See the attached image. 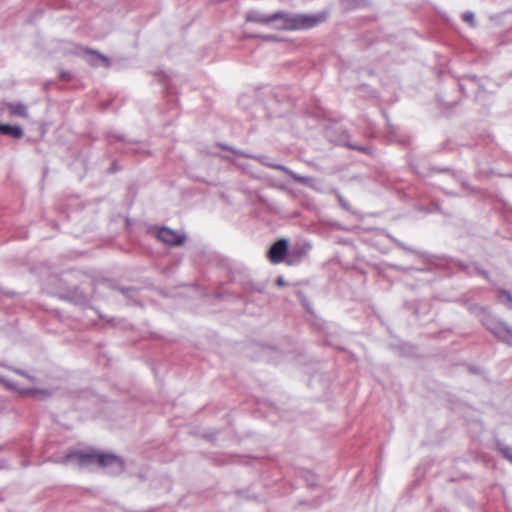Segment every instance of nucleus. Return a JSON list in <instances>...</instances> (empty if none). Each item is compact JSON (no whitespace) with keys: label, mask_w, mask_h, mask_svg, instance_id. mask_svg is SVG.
Returning a JSON list of instances; mask_svg holds the SVG:
<instances>
[{"label":"nucleus","mask_w":512,"mask_h":512,"mask_svg":"<svg viewBox=\"0 0 512 512\" xmlns=\"http://www.w3.org/2000/svg\"><path fill=\"white\" fill-rule=\"evenodd\" d=\"M249 22H257L277 30H300L312 28L323 21L322 16L292 15L281 12L263 14L258 11H250L246 15Z\"/></svg>","instance_id":"nucleus-1"},{"label":"nucleus","mask_w":512,"mask_h":512,"mask_svg":"<svg viewBox=\"0 0 512 512\" xmlns=\"http://www.w3.org/2000/svg\"><path fill=\"white\" fill-rule=\"evenodd\" d=\"M66 462H75L80 467H101L106 473L117 475L124 470L123 460L111 453H104L91 448L72 450L66 456Z\"/></svg>","instance_id":"nucleus-2"},{"label":"nucleus","mask_w":512,"mask_h":512,"mask_svg":"<svg viewBox=\"0 0 512 512\" xmlns=\"http://www.w3.org/2000/svg\"><path fill=\"white\" fill-rule=\"evenodd\" d=\"M486 328L500 341L512 345V327L504 322L482 319Z\"/></svg>","instance_id":"nucleus-3"},{"label":"nucleus","mask_w":512,"mask_h":512,"mask_svg":"<svg viewBox=\"0 0 512 512\" xmlns=\"http://www.w3.org/2000/svg\"><path fill=\"white\" fill-rule=\"evenodd\" d=\"M157 237L160 241L169 245H178L184 241V235L166 227L158 230Z\"/></svg>","instance_id":"nucleus-4"},{"label":"nucleus","mask_w":512,"mask_h":512,"mask_svg":"<svg viewBox=\"0 0 512 512\" xmlns=\"http://www.w3.org/2000/svg\"><path fill=\"white\" fill-rule=\"evenodd\" d=\"M287 248H288V242L285 240V239H281L279 241H277L271 248H270V251H269V259L271 260L272 263H280L286 252H287Z\"/></svg>","instance_id":"nucleus-5"},{"label":"nucleus","mask_w":512,"mask_h":512,"mask_svg":"<svg viewBox=\"0 0 512 512\" xmlns=\"http://www.w3.org/2000/svg\"><path fill=\"white\" fill-rule=\"evenodd\" d=\"M6 107L9 110L10 115L22 118H27L29 116L27 106L21 102L8 103Z\"/></svg>","instance_id":"nucleus-6"},{"label":"nucleus","mask_w":512,"mask_h":512,"mask_svg":"<svg viewBox=\"0 0 512 512\" xmlns=\"http://www.w3.org/2000/svg\"><path fill=\"white\" fill-rule=\"evenodd\" d=\"M0 133L19 139L23 136V130L19 126L0 124Z\"/></svg>","instance_id":"nucleus-7"},{"label":"nucleus","mask_w":512,"mask_h":512,"mask_svg":"<svg viewBox=\"0 0 512 512\" xmlns=\"http://www.w3.org/2000/svg\"><path fill=\"white\" fill-rule=\"evenodd\" d=\"M270 167L274 168V169H277V170H281L285 173H287L288 175H290L295 181L299 182V183H302V184H309L311 179L310 178H307V177H303V176H300L296 173H294L293 171H291L289 168L283 166V165H280V164H269Z\"/></svg>","instance_id":"nucleus-8"},{"label":"nucleus","mask_w":512,"mask_h":512,"mask_svg":"<svg viewBox=\"0 0 512 512\" xmlns=\"http://www.w3.org/2000/svg\"><path fill=\"white\" fill-rule=\"evenodd\" d=\"M499 303L504 305L507 309L512 310V294L506 290H500L497 294Z\"/></svg>","instance_id":"nucleus-9"},{"label":"nucleus","mask_w":512,"mask_h":512,"mask_svg":"<svg viewBox=\"0 0 512 512\" xmlns=\"http://www.w3.org/2000/svg\"><path fill=\"white\" fill-rule=\"evenodd\" d=\"M7 384L9 387H11L12 389H14L22 394H32L35 392V390L33 388L25 387L22 383H19V382H16V383L9 382Z\"/></svg>","instance_id":"nucleus-10"},{"label":"nucleus","mask_w":512,"mask_h":512,"mask_svg":"<svg viewBox=\"0 0 512 512\" xmlns=\"http://www.w3.org/2000/svg\"><path fill=\"white\" fill-rule=\"evenodd\" d=\"M462 19L463 21L469 23L471 26H474L475 25V22H474V14L471 13V12H465L463 15H462Z\"/></svg>","instance_id":"nucleus-11"},{"label":"nucleus","mask_w":512,"mask_h":512,"mask_svg":"<svg viewBox=\"0 0 512 512\" xmlns=\"http://www.w3.org/2000/svg\"><path fill=\"white\" fill-rule=\"evenodd\" d=\"M500 450L504 457L512 462V447L505 446L501 447Z\"/></svg>","instance_id":"nucleus-12"},{"label":"nucleus","mask_w":512,"mask_h":512,"mask_svg":"<svg viewBox=\"0 0 512 512\" xmlns=\"http://www.w3.org/2000/svg\"><path fill=\"white\" fill-rule=\"evenodd\" d=\"M276 283L279 286L285 285V281H284L283 277H278Z\"/></svg>","instance_id":"nucleus-13"},{"label":"nucleus","mask_w":512,"mask_h":512,"mask_svg":"<svg viewBox=\"0 0 512 512\" xmlns=\"http://www.w3.org/2000/svg\"><path fill=\"white\" fill-rule=\"evenodd\" d=\"M266 39H268V40H272V39H273V37L268 36V37H266Z\"/></svg>","instance_id":"nucleus-14"}]
</instances>
